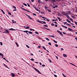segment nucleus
I'll list each match as a JSON object with an SVG mask.
<instances>
[{"instance_id":"obj_41","label":"nucleus","mask_w":77,"mask_h":77,"mask_svg":"<svg viewBox=\"0 0 77 77\" xmlns=\"http://www.w3.org/2000/svg\"><path fill=\"white\" fill-rule=\"evenodd\" d=\"M48 44H49V45H51V42H49Z\"/></svg>"},{"instance_id":"obj_64","label":"nucleus","mask_w":77,"mask_h":77,"mask_svg":"<svg viewBox=\"0 0 77 77\" xmlns=\"http://www.w3.org/2000/svg\"><path fill=\"white\" fill-rule=\"evenodd\" d=\"M76 11H75L76 13H77V8L76 9Z\"/></svg>"},{"instance_id":"obj_6","label":"nucleus","mask_w":77,"mask_h":77,"mask_svg":"<svg viewBox=\"0 0 77 77\" xmlns=\"http://www.w3.org/2000/svg\"><path fill=\"white\" fill-rule=\"evenodd\" d=\"M68 30H69V31H71V32H74V30H72V29H71L70 28H69L68 29Z\"/></svg>"},{"instance_id":"obj_8","label":"nucleus","mask_w":77,"mask_h":77,"mask_svg":"<svg viewBox=\"0 0 77 77\" xmlns=\"http://www.w3.org/2000/svg\"><path fill=\"white\" fill-rule=\"evenodd\" d=\"M0 56H2V58H3V54L2 53H0ZM1 57L0 56V57Z\"/></svg>"},{"instance_id":"obj_38","label":"nucleus","mask_w":77,"mask_h":77,"mask_svg":"<svg viewBox=\"0 0 77 77\" xmlns=\"http://www.w3.org/2000/svg\"><path fill=\"white\" fill-rule=\"evenodd\" d=\"M42 47H43V48H44V50H46V48H45V47H44V46H43Z\"/></svg>"},{"instance_id":"obj_49","label":"nucleus","mask_w":77,"mask_h":77,"mask_svg":"<svg viewBox=\"0 0 77 77\" xmlns=\"http://www.w3.org/2000/svg\"><path fill=\"white\" fill-rule=\"evenodd\" d=\"M57 32H58V33H60V31H59V30H57Z\"/></svg>"},{"instance_id":"obj_35","label":"nucleus","mask_w":77,"mask_h":77,"mask_svg":"<svg viewBox=\"0 0 77 77\" xmlns=\"http://www.w3.org/2000/svg\"><path fill=\"white\" fill-rule=\"evenodd\" d=\"M28 33H29L30 34H32V32L31 31H29Z\"/></svg>"},{"instance_id":"obj_11","label":"nucleus","mask_w":77,"mask_h":77,"mask_svg":"<svg viewBox=\"0 0 77 77\" xmlns=\"http://www.w3.org/2000/svg\"><path fill=\"white\" fill-rule=\"evenodd\" d=\"M63 56H64V57H67V55H66V54H63Z\"/></svg>"},{"instance_id":"obj_34","label":"nucleus","mask_w":77,"mask_h":77,"mask_svg":"<svg viewBox=\"0 0 77 77\" xmlns=\"http://www.w3.org/2000/svg\"><path fill=\"white\" fill-rule=\"evenodd\" d=\"M70 20H71V21H72L73 23V20H72V18H70Z\"/></svg>"},{"instance_id":"obj_25","label":"nucleus","mask_w":77,"mask_h":77,"mask_svg":"<svg viewBox=\"0 0 77 77\" xmlns=\"http://www.w3.org/2000/svg\"><path fill=\"white\" fill-rule=\"evenodd\" d=\"M1 11H2V13H3V14H5V12H4V11H3V10H1Z\"/></svg>"},{"instance_id":"obj_40","label":"nucleus","mask_w":77,"mask_h":77,"mask_svg":"<svg viewBox=\"0 0 77 77\" xmlns=\"http://www.w3.org/2000/svg\"><path fill=\"white\" fill-rule=\"evenodd\" d=\"M55 47H58V45L57 44H56L55 45Z\"/></svg>"},{"instance_id":"obj_28","label":"nucleus","mask_w":77,"mask_h":77,"mask_svg":"<svg viewBox=\"0 0 77 77\" xmlns=\"http://www.w3.org/2000/svg\"><path fill=\"white\" fill-rule=\"evenodd\" d=\"M66 25H67V26H71V25L69 24V23H66Z\"/></svg>"},{"instance_id":"obj_14","label":"nucleus","mask_w":77,"mask_h":77,"mask_svg":"<svg viewBox=\"0 0 77 77\" xmlns=\"http://www.w3.org/2000/svg\"><path fill=\"white\" fill-rule=\"evenodd\" d=\"M28 17L29 18V19H30V20H32V17H30V16L29 15L28 16Z\"/></svg>"},{"instance_id":"obj_5","label":"nucleus","mask_w":77,"mask_h":77,"mask_svg":"<svg viewBox=\"0 0 77 77\" xmlns=\"http://www.w3.org/2000/svg\"><path fill=\"white\" fill-rule=\"evenodd\" d=\"M4 30H5L6 32H7L8 33H9V30L5 29Z\"/></svg>"},{"instance_id":"obj_33","label":"nucleus","mask_w":77,"mask_h":77,"mask_svg":"<svg viewBox=\"0 0 77 77\" xmlns=\"http://www.w3.org/2000/svg\"><path fill=\"white\" fill-rule=\"evenodd\" d=\"M54 42H55V43H56V44H57V42L55 40H54Z\"/></svg>"},{"instance_id":"obj_23","label":"nucleus","mask_w":77,"mask_h":77,"mask_svg":"<svg viewBox=\"0 0 77 77\" xmlns=\"http://www.w3.org/2000/svg\"><path fill=\"white\" fill-rule=\"evenodd\" d=\"M41 21V22H42V23H43V24H46V22H45V21Z\"/></svg>"},{"instance_id":"obj_58","label":"nucleus","mask_w":77,"mask_h":77,"mask_svg":"<svg viewBox=\"0 0 77 77\" xmlns=\"http://www.w3.org/2000/svg\"><path fill=\"white\" fill-rule=\"evenodd\" d=\"M38 48H41V46H38Z\"/></svg>"},{"instance_id":"obj_22","label":"nucleus","mask_w":77,"mask_h":77,"mask_svg":"<svg viewBox=\"0 0 77 77\" xmlns=\"http://www.w3.org/2000/svg\"><path fill=\"white\" fill-rule=\"evenodd\" d=\"M62 27H64V28H65V29H67V27L64 26V25H62Z\"/></svg>"},{"instance_id":"obj_50","label":"nucleus","mask_w":77,"mask_h":77,"mask_svg":"<svg viewBox=\"0 0 77 77\" xmlns=\"http://www.w3.org/2000/svg\"><path fill=\"white\" fill-rule=\"evenodd\" d=\"M31 60H32V61H34V59L33 58H31Z\"/></svg>"},{"instance_id":"obj_60","label":"nucleus","mask_w":77,"mask_h":77,"mask_svg":"<svg viewBox=\"0 0 77 77\" xmlns=\"http://www.w3.org/2000/svg\"><path fill=\"white\" fill-rule=\"evenodd\" d=\"M63 33L64 34V35H66V33L64 32H63Z\"/></svg>"},{"instance_id":"obj_43","label":"nucleus","mask_w":77,"mask_h":77,"mask_svg":"<svg viewBox=\"0 0 77 77\" xmlns=\"http://www.w3.org/2000/svg\"><path fill=\"white\" fill-rule=\"evenodd\" d=\"M23 5H24L25 6H27V4H25L24 3H23Z\"/></svg>"},{"instance_id":"obj_7","label":"nucleus","mask_w":77,"mask_h":77,"mask_svg":"<svg viewBox=\"0 0 77 77\" xmlns=\"http://www.w3.org/2000/svg\"><path fill=\"white\" fill-rule=\"evenodd\" d=\"M11 75L13 77H15V74L14 73H12L11 74Z\"/></svg>"},{"instance_id":"obj_63","label":"nucleus","mask_w":77,"mask_h":77,"mask_svg":"<svg viewBox=\"0 0 77 77\" xmlns=\"http://www.w3.org/2000/svg\"><path fill=\"white\" fill-rule=\"evenodd\" d=\"M54 76L55 77H57V75H54Z\"/></svg>"},{"instance_id":"obj_32","label":"nucleus","mask_w":77,"mask_h":77,"mask_svg":"<svg viewBox=\"0 0 77 77\" xmlns=\"http://www.w3.org/2000/svg\"><path fill=\"white\" fill-rule=\"evenodd\" d=\"M48 60H49V62H50V63H51V60L50 59H48Z\"/></svg>"},{"instance_id":"obj_10","label":"nucleus","mask_w":77,"mask_h":77,"mask_svg":"<svg viewBox=\"0 0 77 77\" xmlns=\"http://www.w3.org/2000/svg\"><path fill=\"white\" fill-rule=\"evenodd\" d=\"M12 23L13 24H14L15 23H16V21H14V20H12Z\"/></svg>"},{"instance_id":"obj_31","label":"nucleus","mask_w":77,"mask_h":77,"mask_svg":"<svg viewBox=\"0 0 77 77\" xmlns=\"http://www.w3.org/2000/svg\"><path fill=\"white\" fill-rule=\"evenodd\" d=\"M25 29H29V26H27L25 28Z\"/></svg>"},{"instance_id":"obj_56","label":"nucleus","mask_w":77,"mask_h":77,"mask_svg":"<svg viewBox=\"0 0 77 77\" xmlns=\"http://www.w3.org/2000/svg\"><path fill=\"white\" fill-rule=\"evenodd\" d=\"M75 24L76 25H77V22L76 21L75 22Z\"/></svg>"},{"instance_id":"obj_59","label":"nucleus","mask_w":77,"mask_h":77,"mask_svg":"<svg viewBox=\"0 0 77 77\" xmlns=\"http://www.w3.org/2000/svg\"><path fill=\"white\" fill-rule=\"evenodd\" d=\"M30 55H31V56H33V54L32 53H31Z\"/></svg>"},{"instance_id":"obj_17","label":"nucleus","mask_w":77,"mask_h":77,"mask_svg":"<svg viewBox=\"0 0 77 77\" xmlns=\"http://www.w3.org/2000/svg\"><path fill=\"white\" fill-rule=\"evenodd\" d=\"M22 32H25V33H27V32H28V31H22Z\"/></svg>"},{"instance_id":"obj_53","label":"nucleus","mask_w":77,"mask_h":77,"mask_svg":"<svg viewBox=\"0 0 77 77\" xmlns=\"http://www.w3.org/2000/svg\"><path fill=\"white\" fill-rule=\"evenodd\" d=\"M42 18H43V19H47V18L46 17H42Z\"/></svg>"},{"instance_id":"obj_37","label":"nucleus","mask_w":77,"mask_h":77,"mask_svg":"<svg viewBox=\"0 0 77 77\" xmlns=\"http://www.w3.org/2000/svg\"><path fill=\"white\" fill-rule=\"evenodd\" d=\"M4 66H5V67H6V68H7V67H8V66H7V65H6V64H4Z\"/></svg>"},{"instance_id":"obj_48","label":"nucleus","mask_w":77,"mask_h":77,"mask_svg":"<svg viewBox=\"0 0 77 77\" xmlns=\"http://www.w3.org/2000/svg\"><path fill=\"white\" fill-rule=\"evenodd\" d=\"M27 5L28 6V7H30V5H29V3H27Z\"/></svg>"},{"instance_id":"obj_15","label":"nucleus","mask_w":77,"mask_h":77,"mask_svg":"<svg viewBox=\"0 0 77 77\" xmlns=\"http://www.w3.org/2000/svg\"><path fill=\"white\" fill-rule=\"evenodd\" d=\"M66 21H67V22H68V23H71V21H70L69 20H68V19H67Z\"/></svg>"},{"instance_id":"obj_30","label":"nucleus","mask_w":77,"mask_h":77,"mask_svg":"<svg viewBox=\"0 0 77 77\" xmlns=\"http://www.w3.org/2000/svg\"><path fill=\"white\" fill-rule=\"evenodd\" d=\"M41 0H38V2L39 3H41Z\"/></svg>"},{"instance_id":"obj_55","label":"nucleus","mask_w":77,"mask_h":77,"mask_svg":"<svg viewBox=\"0 0 77 77\" xmlns=\"http://www.w3.org/2000/svg\"><path fill=\"white\" fill-rule=\"evenodd\" d=\"M46 20L47 21H48V22L50 21V20L49 19H47Z\"/></svg>"},{"instance_id":"obj_20","label":"nucleus","mask_w":77,"mask_h":77,"mask_svg":"<svg viewBox=\"0 0 77 77\" xmlns=\"http://www.w3.org/2000/svg\"><path fill=\"white\" fill-rule=\"evenodd\" d=\"M53 7L54 9H55V8H57V6L55 5V6H53Z\"/></svg>"},{"instance_id":"obj_51","label":"nucleus","mask_w":77,"mask_h":77,"mask_svg":"<svg viewBox=\"0 0 77 77\" xmlns=\"http://www.w3.org/2000/svg\"><path fill=\"white\" fill-rule=\"evenodd\" d=\"M33 15H34L35 16H36V14H35V13H33Z\"/></svg>"},{"instance_id":"obj_52","label":"nucleus","mask_w":77,"mask_h":77,"mask_svg":"<svg viewBox=\"0 0 77 77\" xmlns=\"http://www.w3.org/2000/svg\"><path fill=\"white\" fill-rule=\"evenodd\" d=\"M8 14L10 15H11V12H9L8 13Z\"/></svg>"},{"instance_id":"obj_1","label":"nucleus","mask_w":77,"mask_h":77,"mask_svg":"<svg viewBox=\"0 0 77 77\" xmlns=\"http://www.w3.org/2000/svg\"><path fill=\"white\" fill-rule=\"evenodd\" d=\"M61 12V14H63V15H64L65 16H66L67 18H68V19H70V18H70V17H69V15H68L66 14V13H65V12L62 11V12Z\"/></svg>"},{"instance_id":"obj_29","label":"nucleus","mask_w":77,"mask_h":77,"mask_svg":"<svg viewBox=\"0 0 77 77\" xmlns=\"http://www.w3.org/2000/svg\"><path fill=\"white\" fill-rule=\"evenodd\" d=\"M43 26H45V27H48V25H43Z\"/></svg>"},{"instance_id":"obj_26","label":"nucleus","mask_w":77,"mask_h":77,"mask_svg":"<svg viewBox=\"0 0 77 77\" xmlns=\"http://www.w3.org/2000/svg\"><path fill=\"white\" fill-rule=\"evenodd\" d=\"M35 33L37 34V35H39V33L37 31L35 32Z\"/></svg>"},{"instance_id":"obj_46","label":"nucleus","mask_w":77,"mask_h":77,"mask_svg":"<svg viewBox=\"0 0 77 77\" xmlns=\"http://www.w3.org/2000/svg\"><path fill=\"white\" fill-rule=\"evenodd\" d=\"M48 12H51V10H49V9L48 10Z\"/></svg>"},{"instance_id":"obj_39","label":"nucleus","mask_w":77,"mask_h":77,"mask_svg":"<svg viewBox=\"0 0 77 77\" xmlns=\"http://www.w3.org/2000/svg\"><path fill=\"white\" fill-rule=\"evenodd\" d=\"M51 25L52 26H54V24H53V23H51Z\"/></svg>"},{"instance_id":"obj_62","label":"nucleus","mask_w":77,"mask_h":77,"mask_svg":"<svg viewBox=\"0 0 77 77\" xmlns=\"http://www.w3.org/2000/svg\"><path fill=\"white\" fill-rule=\"evenodd\" d=\"M55 27H57V24H55Z\"/></svg>"},{"instance_id":"obj_18","label":"nucleus","mask_w":77,"mask_h":77,"mask_svg":"<svg viewBox=\"0 0 77 77\" xmlns=\"http://www.w3.org/2000/svg\"><path fill=\"white\" fill-rule=\"evenodd\" d=\"M51 1L52 3H54V2H56V0H51Z\"/></svg>"},{"instance_id":"obj_42","label":"nucleus","mask_w":77,"mask_h":77,"mask_svg":"<svg viewBox=\"0 0 77 77\" xmlns=\"http://www.w3.org/2000/svg\"><path fill=\"white\" fill-rule=\"evenodd\" d=\"M13 8H14V9H16V7L14 6H13Z\"/></svg>"},{"instance_id":"obj_36","label":"nucleus","mask_w":77,"mask_h":77,"mask_svg":"<svg viewBox=\"0 0 77 77\" xmlns=\"http://www.w3.org/2000/svg\"><path fill=\"white\" fill-rule=\"evenodd\" d=\"M45 39H46V40H47V41H50V39H49L48 38H46Z\"/></svg>"},{"instance_id":"obj_44","label":"nucleus","mask_w":77,"mask_h":77,"mask_svg":"<svg viewBox=\"0 0 77 77\" xmlns=\"http://www.w3.org/2000/svg\"><path fill=\"white\" fill-rule=\"evenodd\" d=\"M26 46L27 47V48H30V47H29V46L28 45H26Z\"/></svg>"},{"instance_id":"obj_13","label":"nucleus","mask_w":77,"mask_h":77,"mask_svg":"<svg viewBox=\"0 0 77 77\" xmlns=\"http://www.w3.org/2000/svg\"><path fill=\"white\" fill-rule=\"evenodd\" d=\"M36 21H37V22H38V23H41V24H43V23H42V22H40L39 20H37Z\"/></svg>"},{"instance_id":"obj_9","label":"nucleus","mask_w":77,"mask_h":77,"mask_svg":"<svg viewBox=\"0 0 77 77\" xmlns=\"http://www.w3.org/2000/svg\"><path fill=\"white\" fill-rule=\"evenodd\" d=\"M69 63L70 64H71V65H73V66H76V67H77V66H75V65H74V64L72 63Z\"/></svg>"},{"instance_id":"obj_54","label":"nucleus","mask_w":77,"mask_h":77,"mask_svg":"<svg viewBox=\"0 0 77 77\" xmlns=\"http://www.w3.org/2000/svg\"><path fill=\"white\" fill-rule=\"evenodd\" d=\"M0 44L1 45H3V44L2 43V42H0Z\"/></svg>"},{"instance_id":"obj_4","label":"nucleus","mask_w":77,"mask_h":77,"mask_svg":"<svg viewBox=\"0 0 77 77\" xmlns=\"http://www.w3.org/2000/svg\"><path fill=\"white\" fill-rule=\"evenodd\" d=\"M33 7L34 8V9H35V10H36V11H39V9H38V8H36V7H35V6H34V5H33Z\"/></svg>"},{"instance_id":"obj_12","label":"nucleus","mask_w":77,"mask_h":77,"mask_svg":"<svg viewBox=\"0 0 77 77\" xmlns=\"http://www.w3.org/2000/svg\"><path fill=\"white\" fill-rule=\"evenodd\" d=\"M9 30H12V31H13V30H16V29H14L13 28L10 29Z\"/></svg>"},{"instance_id":"obj_24","label":"nucleus","mask_w":77,"mask_h":77,"mask_svg":"<svg viewBox=\"0 0 77 77\" xmlns=\"http://www.w3.org/2000/svg\"><path fill=\"white\" fill-rule=\"evenodd\" d=\"M57 18L58 19V20H59V21H61V19H60V17H58Z\"/></svg>"},{"instance_id":"obj_45","label":"nucleus","mask_w":77,"mask_h":77,"mask_svg":"<svg viewBox=\"0 0 77 77\" xmlns=\"http://www.w3.org/2000/svg\"><path fill=\"white\" fill-rule=\"evenodd\" d=\"M62 74H63V75L64 77H66V75H64V74H63V73Z\"/></svg>"},{"instance_id":"obj_61","label":"nucleus","mask_w":77,"mask_h":77,"mask_svg":"<svg viewBox=\"0 0 77 77\" xmlns=\"http://www.w3.org/2000/svg\"><path fill=\"white\" fill-rule=\"evenodd\" d=\"M17 11V9H15L13 10V11Z\"/></svg>"},{"instance_id":"obj_47","label":"nucleus","mask_w":77,"mask_h":77,"mask_svg":"<svg viewBox=\"0 0 77 77\" xmlns=\"http://www.w3.org/2000/svg\"><path fill=\"white\" fill-rule=\"evenodd\" d=\"M41 14H45V13L44 12H41Z\"/></svg>"},{"instance_id":"obj_3","label":"nucleus","mask_w":77,"mask_h":77,"mask_svg":"<svg viewBox=\"0 0 77 77\" xmlns=\"http://www.w3.org/2000/svg\"><path fill=\"white\" fill-rule=\"evenodd\" d=\"M22 9H23V10L24 11H26V12H29V13H30V12L28 10H27L26 9L23 8V7H21Z\"/></svg>"},{"instance_id":"obj_27","label":"nucleus","mask_w":77,"mask_h":77,"mask_svg":"<svg viewBox=\"0 0 77 77\" xmlns=\"http://www.w3.org/2000/svg\"><path fill=\"white\" fill-rule=\"evenodd\" d=\"M49 36H50V37H52V38H54V36L53 35H49Z\"/></svg>"},{"instance_id":"obj_57","label":"nucleus","mask_w":77,"mask_h":77,"mask_svg":"<svg viewBox=\"0 0 77 77\" xmlns=\"http://www.w3.org/2000/svg\"><path fill=\"white\" fill-rule=\"evenodd\" d=\"M42 66H43V67H44V66H45V65L43 64V65H42Z\"/></svg>"},{"instance_id":"obj_16","label":"nucleus","mask_w":77,"mask_h":77,"mask_svg":"<svg viewBox=\"0 0 77 77\" xmlns=\"http://www.w3.org/2000/svg\"><path fill=\"white\" fill-rule=\"evenodd\" d=\"M71 17H72V18H73L74 19L75 18V16H74L72 15Z\"/></svg>"},{"instance_id":"obj_21","label":"nucleus","mask_w":77,"mask_h":77,"mask_svg":"<svg viewBox=\"0 0 77 77\" xmlns=\"http://www.w3.org/2000/svg\"><path fill=\"white\" fill-rule=\"evenodd\" d=\"M59 33L60 35H61V36H63V35L62 34V32H60Z\"/></svg>"},{"instance_id":"obj_19","label":"nucleus","mask_w":77,"mask_h":77,"mask_svg":"<svg viewBox=\"0 0 77 77\" xmlns=\"http://www.w3.org/2000/svg\"><path fill=\"white\" fill-rule=\"evenodd\" d=\"M15 44L17 45V47H19V45H18V43H17V42H16L15 43Z\"/></svg>"},{"instance_id":"obj_2","label":"nucleus","mask_w":77,"mask_h":77,"mask_svg":"<svg viewBox=\"0 0 77 77\" xmlns=\"http://www.w3.org/2000/svg\"><path fill=\"white\" fill-rule=\"evenodd\" d=\"M34 69L36 70V71L37 72H38V73H39L41 74H42V73H41V72H40V71H39L38 70V69H37L36 68H34Z\"/></svg>"}]
</instances>
